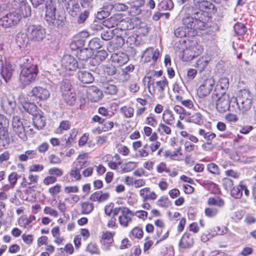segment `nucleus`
Segmentation results:
<instances>
[{"instance_id":"1","label":"nucleus","mask_w":256,"mask_h":256,"mask_svg":"<svg viewBox=\"0 0 256 256\" xmlns=\"http://www.w3.org/2000/svg\"><path fill=\"white\" fill-rule=\"evenodd\" d=\"M21 68L20 81L24 88L36 80L38 70L37 64L32 58H24Z\"/></svg>"},{"instance_id":"2","label":"nucleus","mask_w":256,"mask_h":256,"mask_svg":"<svg viewBox=\"0 0 256 256\" xmlns=\"http://www.w3.org/2000/svg\"><path fill=\"white\" fill-rule=\"evenodd\" d=\"M232 100L235 104H232V108L236 112L244 113L248 111L252 104V96L248 90H242L239 92L236 98L232 97Z\"/></svg>"},{"instance_id":"3","label":"nucleus","mask_w":256,"mask_h":256,"mask_svg":"<svg viewBox=\"0 0 256 256\" xmlns=\"http://www.w3.org/2000/svg\"><path fill=\"white\" fill-rule=\"evenodd\" d=\"M46 9L44 19L48 26L58 28H62L65 24L66 18L60 14L56 16V9L52 2H46Z\"/></svg>"},{"instance_id":"4","label":"nucleus","mask_w":256,"mask_h":256,"mask_svg":"<svg viewBox=\"0 0 256 256\" xmlns=\"http://www.w3.org/2000/svg\"><path fill=\"white\" fill-rule=\"evenodd\" d=\"M192 3L193 6H186V10L188 14L206 15L204 12L216 11L214 5L208 0H192Z\"/></svg>"},{"instance_id":"5","label":"nucleus","mask_w":256,"mask_h":256,"mask_svg":"<svg viewBox=\"0 0 256 256\" xmlns=\"http://www.w3.org/2000/svg\"><path fill=\"white\" fill-rule=\"evenodd\" d=\"M26 35L30 40L41 42L46 38V30L40 25L30 24L27 26Z\"/></svg>"},{"instance_id":"6","label":"nucleus","mask_w":256,"mask_h":256,"mask_svg":"<svg viewBox=\"0 0 256 256\" xmlns=\"http://www.w3.org/2000/svg\"><path fill=\"white\" fill-rule=\"evenodd\" d=\"M9 126L8 120L4 115L0 114V144H10L14 142L8 132Z\"/></svg>"},{"instance_id":"7","label":"nucleus","mask_w":256,"mask_h":256,"mask_svg":"<svg viewBox=\"0 0 256 256\" xmlns=\"http://www.w3.org/2000/svg\"><path fill=\"white\" fill-rule=\"evenodd\" d=\"M216 96L217 97L216 108L219 112L224 113L228 110L234 111L232 108V106H230V103L234 102V100H232V98L230 99L228 94L220 95Z\"/></svg>"},{"instance_id":"8","label":"nucleus","mask_w":256,"mask_h":256,"mask_svg":"<svg viewBox=\"0 0 256 256\" xmlns=\"http://www.w3.org/2000/svg\"><path fill=\"white\" fill-rule=\"evenodd\" d=\"M12 6L16 13L24 18H27L31 14V8L26 0H13Z\"/></svg>"},{"instance_id":"9","label":"nucleus","mask_w":256,"mask_h":256,"mask_svg":"<svg viewBox=\"0 0 256 256\" xmlns=\"http://www.w3.org/2000/svg\"><path fill=\"white\" fill-rule=\"evenodd\" d=\"M24 120L18 116H14L12 120V126L13 130L18 135V137L22 140H25L27 139L26 134V126L24 124Z\"/></svg>"},{"instance_id":"10","label":"nucleus","mask_w":256,"mask_h":256,"mask_svg":"<svg viewBox=\"0 0 256 256\" xmlns=\"http://www.w3.org/2000/svg\"><path fill=\"white\" fill-rule=\"evenodd\" d=\"M22 16L16 12H10L0 18V26L8 28L16 24Z\"/></svg>"},{"instance_id":"11","label":"nucleus","mask_w":256,"mask_h":256,"mask_svg":"<svg viewBox=\"0 0 256 256\" xmlns=\"http://www.w3.org/2000/svg\"><path fill=\"white\" fill-rule=\"evenodd\" d=\"M215 80L212 77L204 79L198 90V94L200 97H204L209 94L213 90Z\"/></svg>"},{"instance_id":"12","label":"nucleus","mask_w":256,"mask_h":256,"mask_svg":"<svg viewBox=\"0 0 256 256\" xmlns=\"http://www.w3.org/2000/svg\"><path fill=\"white\" fill-rule=\"evenodd\" d=\"M1 106L5 113L11 115L14 112L16 103L12 96L3 94L1 98Z\"/></svg>"},{"instance_id":"13","label":"nucleus","mask_w":256,"mask_h":256,"mask_svg":"<svg viewBox=\"0 0 256 256\" xmlns=\"http://www.w3.org/2000/svg\"><path fill=\"white\" fill-rule=\"evenodd\" d=\"M148 78L149 80L148 82V87L151 94H152V90L153 92H154L156 90L159 92L162 93L166 88L168 87V82L165 78L156 82H154V80H152L150 77Z\"/></svg>"},{"instance_id":"14","label":"nucleus","mask_w":256,"mask_h":256,"mask_svg":"<svg viewBox=\"0 0 256 256\" xmlns=\"http://www.w3.org/2000/svg\"><path fill=\"white\" fill-rule=\"evenodd\" d=\"M61 62L62 66L68 70H75L78 68H81L77 60L70 55L64 56Z\"/></svg>"},{"instance_id":"15","label":"nucleus","mask_w":256,"mask_h":256,"mask_svg":"<svg viewBox=\"0 0 256 256\" xmlns=\"http://www.w3.org/2000/svg\"><path fill=\"white\" fill-rule=\"evenodd\" d=\"M228 86V79L226 77L221 78L216 84L213 95L219 96L220 95L228 94L226 92Z\"/></svg>"},{"instance_id":"16","label":"nucleus","mask_w":256,"mask_h":256,"mask_svg":"<svg viewBox=\"0 0 256 256\" xmlns=\"http://www.w3.org/2000/svg\"><path fill=\"white\" fill-rule=\"evenodd\" d=\"M32 96H34L40 100H46L50 96V91L46 88L41 86H36L32 91Z\"/></svg>"},{"instance_id":"17","label":"nucleus","mask_w":256,"mask_h":256,"mask_svg":"<svg viewBox=\"0 0 256 256\" xmlns=\"http://www.w3.org/2000/svg\"><path fill=\"white\" fill-rule=\"evenodd\" d=\"M183 10L185 12V16L182 19L183 26L186 27L192 34H194V32L193 31L194 24V14H188L186 10V6L184 8Z\"/></svg>"},{"instance_id":"18","label":"nucleus","mask_w":256,"mask_h":256,"mask_svg":"<svg viewBox=\"0 0 256 256\" xmlns=\"http://www.w3.org/2000/svg\"><path fill=\"white\" fill-rule=\"evenodd\" d=\"M123 22L121 14H116L110 18L104 20L102 22V26L106 28H111L116 26H118L120 22Z\"/></svg>"},{"instance_id":"19","label":"nucleus","mask_w":256,"mask_h":256,"mask_svg":"<svg viewBox=\"0 0 256 256\" xmlns=\"http://www.w3.org/2000/svg\"><path fill=\"white\" fill-rule=\"evenodd\" d=\"M144 4V0H136L128 4L129 13L132 16H136L142 12L140 8Z\"/></svg>"},{"instance_id":"20","label":"nucleus","mask_w":256,"mask_h":256,"mask_svg":"<svg viewBox=\"0 0 256 256\" xmlns=\"http://www.w3.org/2000/svg\"><path fill=\"white\" fill-rule=\"evenodd\" d=\"M88 98L92 102H96L102 99L103 94L101 90L96 86H91L87 91Z\"/></svg>"},{"instance_id":"21","label":"nucleus","mask_w":256,"mask_h":256,"mask_svg":"<svg viewBox=\"0 0 256 256\" xmlns=\"http://www.w3.org/2000/svg\"><path fill=\"white\" fill-rule=\"evenodd\" d=\"M66 8L68 14L72 16L75 17L79 12L80 6L77 0H65Z\"/></svg>"},{"instance_id":"22","label":"nucleus","mask_w":256,"mask_h":256,"mask_svg":"<svg viewBox=\"0 0 256 256\" xmlns=\"http://www.w3.org/2000/svg\"><path fill=\"white\" fill-rule=\"evenodd\" d=\"M194 24L193 31L194 30H204L206 28L208 24H206V15L196 16L194 14Z\"/></svg>"},{"instance_id":"23","label":"nucleus","mask_w":256,"mask_h":256,"mask_svg":"<svg viewBox=\"0 0 256 256\" xmlns=\"http://www.w3.org/2000/svg\"><path fill=\"white\" fill-rule=\"evenodd\" d=\"M77 77L81 82L84 84L92 83L94 80L93 75L90 72L84 70H78Z\"/></svg>"},{"instance_id":"24","label":"nucleus","mask_w":256,"mask_h":256,"mask_svg":"<svg viewBox=\"0 0 256 256\" xmlns=\"http://www.w3.org/2000/svg\"><path fill=\"white\" fill-rule=\"evenodd\" d=\"M122 214L118 218L120 223L122 226H127L128 222L132 220L131 218L128 214L134 216V214L127 208H122Z\"/></svg>"},{"instance_id":"25","label":"nucleus","mask_w":256,"mask_h":256,"mask_svg":"<svg viewBox=\"0 0 256 256\" xmlns=\"http://www.w3.org/2000/svg\"><path fill=\"white\" fill-rule=\"evenodd\" d=\"M114 36L116 37L115 39L110 42L109 46H108V48L110 52L114 50L115 48L118 49L121 48L124 44V40L122 34H118V33H116Z\"/></svg>"},{"instance_id":"26","label":"nucleus","mask_w":256,"mask_h":256,"mask_svg":"<svg viewBox=\"0 0 256 256\" xmlns=\"http://www.w3.org/2000/svg\"><path fill=\"white\" fill-rule=\"evenodd\" d=\"M120 31L124 32L122 30H120L118 28L115 29H111L108 28H104L102 31L101 32L100 36L104 40H110L114 36L116 33Z\"/></svg>"},{"instance_id":"27","label":"nucleus","mask_w":256,"mask_h":256,"mask_svg":"<svg viewBox=\"0 0 256 256\" xmlns=\"http://www.w3.org/2000/svg\"><path fill=\"white\" fill-rule=\"evenodd\" d=\"M0 72L6 82H7L13 74L14 72V66L10 64H6L0 70Z\"/></svg>"},{"instance_id":"28","label":"nucleus","mask_w":256,"mask_h":256,"mask_svg":"<svg viewBox=\"0 0 256 256\" xmlns=\"http://www.w3.org/2000/svg\"><path fill=\"white\" fill-rule=\"evenodd\" d=\"M188 118L186 120V122H192L198 125L202 124L204 122V116L200 112H196L190 114L188 112Z\"/></svg>"},{"instance_id":"29","label":"nucleus","mask_w":256,"mask_h":256,"mask_svg":"<svg viewBox=\"0 0 256 256\" xmlns=\"http://www.w3.org/2000/svg\"><path fill=\"white\" fill-rule=\"evenodd\" d=\"M114 9L113 4L110 3L106 4L102 8V10L98 12L96 16L100 20L105 18L109 16Z\"/></svg>"},{"instance_id":"30","label":"nucleus","mask_w":256,"mask_h":256,"mask_svg":"<svg viewBox=\"0 0 256 256\" xmlns=\"http://www.w3.org/2000/svg\"><path fill=\"white\" fill-rule=\"evenodd\" d=\"M192 50H190V48L184 49L180 52L178 54L179 57L183 61L188 62L192 60L194 57L198 56V54H193Z\"/></svg>"},{"instance_id":"31","label":"nucleus","mask_w":256,"mask_h":256,"mask_svg":"<svg viewBox=\"0 0 256 256\" xmlns=\"http://www.w3.org/2000/svg\"><path fill=\"white\" fill-rule=\"evenodd\" d=\"M32 120L34 126L38 130L42 129L46 126V119L40 114L34 115Z\"/></svg>"},{"instance_id":"32","label":"nucleus","mask_w":256,"mask_h":256,"mask_svg":"<svg viewBox=\"0 0 256 256\" xmlns=\"http://www.w3.org/2000/svg\"><path fill=\"white\" fill-rule=\"evenodd\" d=\"M193 238L190 234L188 233H185L182 236L179 246L182 248H187L190 247L193 244Z\"/></svg>"},{"instance_id":"33","label":"nucleus","mask_w":256,"mask_h":256,"mask_svg":"<svg viewBox=\"0 0 256 256\" xmlns=\"http://www.w3.org/2000/svg\"><path fill=\"white\" fill-rule=\"evenodd\" d=\"M112 62L118 63L120 66L126 64L128 60V56L124 52L112 54Z\"/></svg>"},{"instance_id":"34","label":"nucleus","mask_w":256,"mask_h":256,"mask_svg":"<svg viewBox=\"0 0 256 256\" xmlns=\"http://www.w3.org/2000/svg\"><path fill=\"white\" fill-rule=\"evenodd\" d=\"M93 52L88 48L79 50L76 52V56L80 60H86L93 55Z\"/></svg>"},{"instance_id":"35","label":"nucleus","mask_w":256,"mask_h":256,"mask_svg":"<svg viewBox=\"0 0 256 256\" xmlns=\"http://www.w3.org/2000/svg\"><path fill=\"white\" fill-rule=\"evenodd\" d=\"M174 35L178 38H183L193 35L190 31L184 26L178 27L174 32Z\"/></svg>"},{"instance_id":"36","label":"nucleus","mask_w":256,"mask_h":256,"mask_svg":"<svg viewBox=\"0 0 256 256\" xmlns=\"http://www.w3.org/2000/svg\"><path fill=\"white\" fill-rule=\"evenodd\" d=\"M81 213L84 214H88L94 210V204L88 202H82L81 203Z\"/></svg>"},{"instance_id":"37","label":"nucleus","mask_w":256,"mask_h":256,"mask_svg":"<svg viewBox=\"0 0 256 256\" xmlns=\"http://www.w3.org/2000/svg\"><path fill=\"white\" fill-rule=\"evenodd\" d=\"M164 121L169 125L173 124L174 123L175 120L172 111L166 110L164 111L162 115Z\"/></svg>"},{"instance_id":"38","label":"nucleus","mask_w":256,"mask_h":256,"mask_svg":"<svg viewBox=\"0 0 256 256\" xmlns=\"http://www.w3.org/2000/svg\"><path fill=\"white\" fill-rule=\"evenodd\" d=\"M104 73L108 76H112L117 74V70L115 66L111 63H108L102 66Z\"/></svg>"},{"instance_id":"39","label":"nucleus","mask_w":256,"mask_h":256,"mask_svg":"<svg viewBox=\"0 0 256 256\" xmlns=\"http://www.w3.org/2000/svg\"><path fill=\"white\" fill-rule=\"evenodd\" d=\"M22 108L25 111L33 116L36 114L37 106L34 102H25L22 104Z\"/></svg>"},{"instance_id":"40","label":"nucleus","mask_w":256,"mask_h":256,"mask_svg":"<svg viewBox=\"0 0 256 256\" xmlns=\"http://www.w3.org/2000/svg\"><path fill=\"white\" fill-rule=\"evenodd\" d=\"M242 182L230 190L231 196L235 198H240L242 195Z\"/></svg>"},{"instance_id":"41","label":"nucleus","mask_w":256,"mask_h":256,"mask_svg":"<svg viewBox=\"0 0 256 256\" xmlns=\"http://www.w3.org/2000/svg\"><path fill=\"white\" fill-rule=\"evenodd\" d=\"M74 38L70 44V48L73 50L82 49V48L84 45L85 40L78 39L76 36Z\"/></svg>"},{"instance_id":"42","label":"nucleus","mask_w":256,"mask_h":256,"mask_svg":"<svg viewBox=\"0 0 256 256\" xmlns=\"http://www.w3.org/2000/svg\"><path fill=\"white\" fill-rule=\"evenodd\" d=\"M36 152L34 150H28L25 152L24 154H20L19 156V160L20 161H26L28 159H32L36 157Z\"/></svg>"},{"instance_id":"43","label":"nucleus","mask_w":256,"mask_h":256,"mask_svg":"<svg viewBox=\"0 0 256 256\" xmlns=\"http://www.w3.org/2000/svg\"><path fill=\"white\" fill-rule=\"evenodd\" d=\"M116 78L120 82H124L130 79V75L127 72V71L122 70L116 74Z\"/></svg>"},{"instance_id":"44","label":"nucleus","mask_w":256,"mask_h":256,"mask_svg":"<svg viewBox=\"0 0 256 256\" xmlns=\"http://www.w3.org/2000/svg\"><path fill=\"white\" fill-rule=\"evenodd\" d=\"M159 8L163 10H170L174 8L172 0H162L158 4Z\"/></svg>"},{"instance_id":"45","label":"nucleus","mask_w":256,"mask_h":256,"mask_svg":"<svg viewBox=\"0 0 256 256\" xmlns=\"http://www.w3.org/2000/svg\"><path fill=\"white\" fill-rule=\"evenodd\" d=\"M208 64V60H206V58L204 57H201L199 58L198 60H197L195 64V67L198 70L201 72L204 70V69L207 66Z\"/></svg>"},{"instance_id":"46","label":"nucleus","mask_w":256,"mask_h":256,"mask_svg":"<svg viewBox=\"0 0 256 256\" xmlns=\"http://www.w3.org/2000/svg\"><path fill=\"white\" fill-rule=\"evenodd\" d=\"M208 204L210 206H216L222 207L224 204V200L218 196L210 198L208 200Z\"/></svg>"},{"instance_id":"47","label":"nucleus","mask_w":256,"mask_h":256,"mask_svg":"<svg viewBox=\"0 0 256 256\" xmlns=\"http://www.w3.org/2000/svg\"><path fill=\"white\" fill-rule=\"evenodd\" d=\"M63 96L66 102L70 106H72L75 102V94L72 92L63 93Z\"/></svg>"},{"instance_id":"48","label":"nucleus","mask_w":256,"mask_h":256,"mask_svg":"<svg viewBox=\"0 0 256 256\" xmlns=\"http://www.w3.org/2000/svg\"><path fill=\"white\" fill-rule=\"evenodd\" d=\"M88 46V48L92 51L94 50L100 48L102 44H100V39L98 38H94L89 41Z\"/></svg>"},{"instance_id":"49","label":"nucleus","mask_w":256,"mask_h":256,"mask_svg":"<svg viewBox=\"0 0 256 256\" xmlns=\"http://www.w3.org/2000/svg\"><path fill=\"white\" fill-rule=\"evenodd\" d=\"M234 28L235 32L240 36L244 35L246 31V26L242 23H237L234 24Z\"/></svg>"},{"instance_id":"50","label":"nucleus","mask_w":256,"mask_h":256,"mask_svg":"<svg viewBox=\"0 0 256 256\" xmlns=\"http://www.w3.org/2000/svg\"><path fill=\"white\" fill-rule=\"evenodd\" d=\"M104 92L106 94L111 95L115 94L118 92L117 86L114 84H106L104 86Z\"/></svg>"},{"instance_id":"51","label":"nucleus","mask_w":256,"mask_h":256,"mask_svg":"<svg viewBox=\"0 0 256 256\" xmlns=\"http://www.w3.org/2000/svg\"><path fill=\"white\" fill-rule=\"evenodd\" d=\"M120 112L127 118H132L134 113V110L131 107L124 106L120 109Z\"/></svg>"},{"instance_id":"52","label":"nucleus","mask_w":256,"mask_h":256,"mask_svg":"<svg viewBox=\"0 0 256 256\" xmlns=\"http://www.w3.org/2000/svg\"><path fill=\"white\" fill-rule=\"evenodd\" d=\"M90 16V10H86L82 12L77 18V22L78 24H82L85 22Z\"/></svg>"},{"instance_id":"53","label":"nucleus","mask_w":256,"mask_h":256,"mask_svg":"<svg viewBox=\"0 0 256 256\" xmlns=\"http://www.w3.org/2000/svg\"><path fill=\"white\" fill-rule=\"evenodd\" d=\"M114 234L107 232L104 234H103L102 236V240H101V242L104 244H105L106 243L110 244L112 243L113 242L112 236Z\"/></svg>"},{"instance_id":"54","label":"nucleus","mask_w":256,"mask_h":256,"mask_svg":"<svg viewBox=\"0 0 256 256\" xmlns=\"http://www.w3.org/2000/svg\"><path fill=\"white\" fill-rule=\"evenodd\" d=\"M200 135L202 136L208 141L210 140L216 136V134L210 132H206L204 130L200 129L198 132Z\"/></svg>"},{"instance_id":"55","label":"nucleus","mask_w":256,"mask_h":256,"mask_svg":"<svg viewBox=\"0 0 256 256\" xmlns=\"http://www.w3.org/2000/svg\"><path fill=\"white\" fill-rule=\"evenodd\" d=\"M108 54L105 50H99L95 56L94 60L98 62L104 60L108 56Z\"/></svg>"},{"instance_id":"56","label":"nucleus","mask_w":256,"mask_h":256,"mask_svg":"<svg viewBox=\"0 0 256 256\" xmlns=\"http://www.w3.org/2000/svg\"><path fill=\"white\" fill-rule=\"evenodd\" d=\"M136 166V163L134 162H130L124 165L122 169L123 172H127L133 170Z\"/></svg>"},{"instance_id":"57","label":"nucleus","mask_w":256,"mask_h":256,"mask_svg":"<svg viewBox=\"0 0 256 256\" xmlns=\"http://www.w3.org/2000/svg\"><path fill=\"white\" fill-rule=\"evenodd\" d=\"M70 124L68 120L62 121L59 126L57 130L58 132L62 133L63 130H66L70 128Z\"/></svg>"},{"instance_id":"58","label":"nucleus","mask_w":256,"mask_h":256,"mask_svg":"<svg viewBox=\"0 0 256 256\" xmlns=\"http://www.w3.org/2000/svg\"><path fill=\"white\" fill-rule=\"evenodd\" d=\"M146 54H150V55L152 54V60L154 62H156L160 56L159 50L158 49L154 50L152 48H147Z\"/></svg>"},{"instance_id":"59","label":"nucleus","mask_w":256,"mask_h":256,"mask_svg":"<svg viewBox=\"0 0 256 256\" xmlns=\"http://www.w3.org/2000/svg\"><path fill=\"white\" fill-rule=\"evenodd\" d=\"M114 8L118 12H124L128 9L129 6L123 3H116L113 4Z\"/></svg>"},{"instance_id":"60","label":"nucleus","mask_w":256,"mask_h":256,"mask_svg":"<svg viewBox=\"0 0 256 256\" xmlns=\"http://www.w3.org/2000/svg\"><path fill=\"white\" fill-rule=\"evenodd\" d=\"M156 204L160 206L168 208L170 206V202L167 197H162L157 201Z\"/></svg>"},{"instance_id":"61","label":"nucleus","mask_w":256,"mask_h":256,"mask_svg":"<svg viewBox=\"0 0 256 256\" xmlns=\"http://www.w3.org/2000/svg\"><path fill=\"white\" fill-rule=\"evenodd\" d=\"M207 169L210 172L214 174H218L220 173L218 166L214 163L208 164Z\"/></svg>"},{"instance_id":"62","label":"nucleus","mask_w":256,"mask_h":256,"mask_svg":"<svg viewBox=\"0 0 256 256\" xmlns=\"http://www.w3.org/2000/svg\"><path fill=\"white\" fill-rule=\"evenodd\" d=\"M222 184L226 190H231L234 184L232 180L229 178H224L222 180Z\"/></svg>"},{"instance_id":"63","label":"nucleus","mask_w":256,"mask_h":256,"mask_svg":"<svg viewBox=\"0 0 256 256\" xmlns=\"http://www.w3.org/2000/svg\"><path fill=\"white\" fill-rule=\"evenodd\" d=\"M204 212L206 216L212 218L217 214L218 209L214 208H208L205 209Z\"/></svg>"},{"instance_id":"64","label":"nucleus","mask_w":256,"mask_h":256,"mask_svg":"<svg viewBox=\"0 0 256 256\" xmlns=\"http://www.w3.org/2000/svg\"><path fill=\"white\" fill-rule=\"evenodd\" d=\"M48 174L52 176H60L62 175L63 172L62 170L58 168H54L48 170Z\"/></svg>"}]
</instances>
